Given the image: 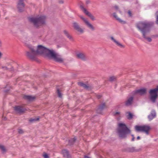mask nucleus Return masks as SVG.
<instances>
[{
	"label": "nucleus",
	"mask_w": 158,
	"mask_h": 158,
	"mask_svg": "<svg viewBox=\"0 0 158 158\" xmlns=\"http://www.w3.org/2000/svg\"><path fill=\"white\" fill-rule=\"evenodd\" d=\"M76 56L77 58L83 61H86L87 59L85 54L82 52H79L77 53Z\"/></svg>",
	"instance_id": "9b49d317"
},
{
	"label": "nucleus",
	"mask_w": 158,
	"mask_h": 158,
	"mask_svg": "<svg viewBox=\"0 0 158 158\" xmlns=\"http://www.w3.org/2000/svg\"><path fill=\"white\" fill-rule=\"evenodd\" d=\"M102 96L101 95H97V98L98 99H99L101 98Z\"/></svg>",
	"instance_id": "e433bc0d"
},
{
	"label": "nucleus",
	"mask_w": 158,
	"mask_h": 158,
	"mask_svg": "<svg viewBox=\"0 0 158 158\" xmlns=\"http://www.w3.org/2000/svg\"><path fill=\"white\" fill-rule=\"evenodd\" d=\"M113 16L118 22H119L123 24H125L126 23V22L125 21L122 20L118 17L116 13H113Z\"/></svg>",
	"instance_id": "f3484780"
},
{
	"label": "nucleus",
	"mask_w": 158,
	"mask_h": 158,
	"mask_svg": "<svg viewBox=\"0 0 158 158\" xmlns=\"http://www.w3.org/2000/svg\"><path fill=\"white\" fill-rule=\"evenodd\" d=\"M0 149L2 150L3 152H5L6 151L4 146L2 145H0Z\"/></svg>",
	"instance_id": "c756f323"
},
{
	"label": "nucleus",
	"mask_w": 158,
	"mask_h": 158,
	"mask_svg": "<svg viewBox=\"0 0 158 158\" xmlns=\"http://www.w3.org/2000/svg\"><path fill=\"white\" fill-rule=\"evenodd\" d=\"M114 8H115L116 9V10H118V6H114Z\"/></svg>",
	"instance_id": "79ce46f5"
},
{
	"label": "nucleus",
	"mask_w": 158,
	"mask_h": 158,
	"mask_svg": "<svg viewBox=\"0 0 158 158\" xmlns=\"http://www.w3.org/2000/svg\"><path fill=\"white\" fill-rule=\"evenodd\" d=\"M76 140V138H71L69 140V143L68 144L69 145H73L75 141Z\"/></svg>",
	"instance_id": "b1692460"
},
{
	"label": "nucleus",
	"mask_w": 158,
	"mask_h": 158,
	"mask_svg": "<svg viewBox=\"0 0 158 158\" xmlns=\"http://www.w3.org/2000/svg\"><path fill=\"white\" fill-rule=\"evenodd\" d=\"M155 15H156V23L158 25V11H156V12Z\"/></svg>",
	"instance_id": "7c9ffc66"
},
{
	"label": "nucleus",
	"mask_w": 158,
	"mask_h": 158,
	"mask_svg": "<svg viewBox=\"0 0 158 158\" xmlns=\"http://www.w3.org/2000/svg\"><path fill=\"white\" fill-rule=\"evenodd\" d=\"M45 17L40 16L38 17H31L29 19V21L33 23L34 26L38 27L40 24H44L45 23Z\"/></svg>",
	"instance_id": "20e7f679"
},
{
	"label": "nucleus",
	"mask_w": 158,
	"mask_h": 158,
	"mask_svg": "<svg viewBox=\"0 0 158 158\" xmlns=\"http://www.w3.org/2000/svg\"><path fill=\"white\" fill-rule=\"evenodd\" d=\"M85 14L90 18L92 20H95V19L94 16L89 12L88 11Z\"/></svg>",
	"instance_id": "a878e982"
},
{
	"label": "nucleus",
	"mask_w": 158,
	"mask_h": 158,
	"mask_svg": "<svg viewBox=\"0 0 158 158\" xmlns=\"http://www.w3.org/2000/svg\"><path fill=\"white\" fill-rule=\"evenodd\" d=\"M118 126V133L119 136L122 139L126 138L127 135L131 133V130L124 123H119Z\"/></svg>",
	"instance_id": "7ed1b4c3"
},
{
	"label": "nucleus",
	"mask_w": 158,
	"mask_h": 158,
	"mask_svg": "<svg viewBox=\"0 0 158 158\" xmlns=\"http://www.w3.org/2000/svg\"><path fill=\"white\" fill-rule=\"evenodd\" d=\"M135 131L137 132H143L147 135L149 134V131L151 128L150 126L143 125L142 126L136 125L135 127Z\"/></svg>",
	"instance_id": "39448f33"
},
{
	"label": "nucleus",
	"mask_w": 158,
	"mask_h": 158,
	"mask_svg": "<svg viewBox=\"0 0 158 158\" xmlns=\"http://www.w3.org/2000/svg\"><path fill=\"white\" fill-rule=\"evenodd\" d=\"M14 110L19 113H23L25 109L20 106H16L14 107Z\"/></svg>",
	"instance_id": "2eb2a0df"
},
{
	"label": "nucleus",
	"mask_w": 158,
	"mask_h": 158,
	"mask_svg": "<svg viewBox=\"0 0 158 158\" xmlns=\"http://www.w3.org/2000/svg\"><path fill=\"white\" fill-rule=\"evenodd\" d=\"M140 139V136H137V140H139V139Z\"/></svg>",
	"instance_id": "a18cd8bd"
},
{
	"label": "nucleus",
	"mask_w": 158,
	"mask_h": 158,
	"mask_svg": "<svg viewBox=\"0 0 158 158\" xmlns=\"http://www.w3.org/2000/svg\"><path fill=\"white\" fill-rule=\"evenodd\" d=\"M27 46L29 48L31 51L27 52V56L31 59H34L36 55L37 54L36 51H35L34 47H32L30 44H27Z\"/></svg>",
	"instance_id": "0eeeda50"
},
{
	"label": "nucleus",
	"mask_w": 158,
	"mask_h": 158,
	"mask_svg": "<svg viewBox=\"0 0 158 158\" xmlns=\"http://www.w3.org/2000/svg\"><path fill=\"white\" fill-rule=\"evenodd\" d=\"M64 2L63 1H59V3L60 4H62Z\"/></svg>",
	"instance_id": "37998d69"
},
{
	"label": "nucleus",
	"mask_w": 158,
	"mask_h": 158,
	"mask_svg": "<svg viewBox=\"0 0 158 158\" xmlns=\"http://www.w3.org/2000/svg\"><path fill=\"white\" fill-rule=\"evenodd\" d=\"M134 98L131 96L127 98V101L125 102V105L126 106H129L132 104L133 102Z\"/></svg>",
	"instance_id": "4468645a"
},
{
	"label": "nucleus",
	"mask_w": 158,
	"mask_h": 158,
	"mask_svg": "<svg viewBox=\"0 0 158 158\" xmlns=\"http://www.w3.org/2000/svg\"><path fill=\"white\" fill-rule=\"evenodd\" d=\"M118 11L121 14H122V12L120 10H119Z\"/></svg>",
	"instance_id": "de8ad7c7"
},
{
	"label": "nucleus",
	"mask_w": 158,
	"mask_h": 158,
	"mask_svg": "<svg viewBox=\"0 0 158 158\" xmlns=\"http://www.w3.org/2000/svg\"><path fill=\"white\" fill-rule=\"evenodd\" d=\"M43 156L44 157V158H48L49 156L46 153H45L44 155Z\"/></svg>",
	"instance_id": "f704fd0d"
},
{
	"label": "nucleus",
	"mask_w": 158,
	"mask_h": 158,
	"mask_svg": "<svg viewBox=\"0 0 158 158\" xmlns=\"http://www.w3.org/2000/svg\"><path fill=\"white\" fill-rule=\"evenodd\" d=\"M124 151L127 152H134L136 151L135 148H127L124 149Z\"/></svg>",
	"instance_id": "4be33fe9"
},
{
	"label": "nucleus",
	"mask_w": 158,
	"mask_h": 158,
	"mask_svg": "<svg viewBox=\"0 0 158 158\" xmlns=\"http://www.w3.org/2000/svg\"><path fill=\"white\" fill-rule=\"evenodd\" d=\"M120 114V112H116L114 114V115H117Z\"/></svg>",
	"instance_id": "a19ab883"
},
{
	"label": "nucleus",
	"mask_w": 158,
	"mask_h": 158,
	"mask_svg": "<svg viewBox=\"0 0 158 158\" xmlns=\"http://www.w3.org/2000/svg\"><path fill=\"white\" fill-rule=\"evenodd\" d=\"M131 135L132 137H135L134 135Z\"/></svg>",
	"instance_id": "09e8293b"
},
{
	"label": "nucleus",
	"mask_w": 158,
	"mask_h": 158,
	"mask_svg": "<svg viewBox=\"0 0 158 158\" xmlns=\"http://www.w3.org/2000/svg\"><path fill=\"white\" fill-rule=\"evenodd\" d=\"M128 13L129 15L131 17L132 16V14L130 11H128Z\"/></svg>",
	"instance_id": "4c0bfd02"
},
{
	"label": "nucleus",
	"mask_w": 158,
	"mask_h": 158,
	"mask_svg": "<svg viewBox=\"0 0 158 158\" xmlns=\"http://www.w3.org/2000/svg\"><path fill=\"white\" fill-rule=\"evenodd\" d=\"M111 40H112L117 45L119 46L121 48H124V46L116 41L113 36L110 37Z\"/></svg>",
	"instance_id": "5701e85b"
},
{
	"label": "nucleus",
	"mask_w": 158,
	"mask_h": 158,
	"mask_svg": "<svg viewBox=\"0 0 158 158\" xmlns=\"http://www.w3.org/2000/svg\"><path fill=\"white\" fill-rule=\"evenodd\" d=\"M106 107V105L105 103H103L100 104L96 110L97 113L99 114H101L103 110Z\"/></svg>",
	"instance_id": "f8f14e48"
},
{
	"label": "nucleus",
	"mask_w": 158,
	"mask_h": 158,
	"mask_svg": "<svg viewBox=\"0 0 158 158\" xmlns=\"http://www.w3.org/2000/svg\"><path fill=\"white\" fill-rule=\"evenodd\" d=\"M115 79V77L114 76H112L110 77L109 81H110L112 82Z\"/></svg>",
	"instance_id": "2f4dec72"
},
{
	"label": "nucleus",
	"mask_w": 158,
	"mask_h": 158,
	"mask_svg": "<svg viewBox=\"0 0 158 158\" xmlns=\"http://www.w3.org/2000/svg\"><path fill=\"white\" fill-rule=\"evenodd\" d=\"M39 119V118H31L29 120V122L31 123H33L34 122H35L38 120Z\"/></svg>",
	"instance_id": "bb28decb"
},
{
	"label": "nucleus",
	"mask_w": 158,
	"mask_h": 158,
	"mask_svg": "<svg viewBox=\"0 0 158 158\" xmlns=\"http://www.w3.org/2000/svg\"><path fill=\"white\" fill-rule=\"evenodd\" d=\"M63 32L65 36H66L69 40H73L72 37L69 35L68 31L66 30H65L63 31Z\"/></svg>",
	"instance_id": "393cba45"
},
{
	"label": "nucleus",
	"mask_w": 158,
	"mask_h": 158,
	"mask_svg": "<svg viewBox=\"0 0 158 158\" xmlns=\"http://www.w3.org/2000/svg\"><path fill=\"white\" fill-rule=\"evenodd\" d=\"M90 3V1L89 0H87L86 1V4H88Z\"/></svg>",
	"instance_id": "58836bf2"
},
{
	"label": "nucleus",
	"mask_w": 158,
	"mask_h": 158,
	"mask_svg": "<svg viewBox=\"0 0 158 158\" xmlns=\"http://www.w3.org/2000/svg\"><path fill=\"white\" fill-rule=\"evenodd\" d=\"M84 158H90L88 156H84Z\"/></svg>",
	"instance_id": "c03bdc74"
},
{
	"label": "nucleus",
	"mask_w": 158,
	"mask_h": 158,
	"mask_svg": "<svg viewBox=\"0 0 158 158\" xmlns=\"http://www.w3.org/2000/svg\"><path fill=\"white\" fill-rule=\"evenodd\" d=\"M135 140V137H132L131 139L132 141H134Z\"/></svg>",
	"instance_id": "49530a36"
},
{
	"label": "nucleus",
	"mask_w": 158,
	"mask_h": 158,
	"mask_svg": "<svg viewBox=\"0 0 158 158\" xmlns=\"http://www.w3.org/2000/svg\"><path fill=\"white\" fill-rule=\"evenodd\" d=\"M78 85L86 89H89L91 88V86H89L88 85L83 83L82 82H79L78 83Z\"/></svg>",
	"instance_id": "6ab92c4d"
},
{
	"label": "nucleus",
	"mask_w": 158,
	"mask_h": 158,
	"mask_svg": "<svg viewBox=\"0 0 158 158\" xmlns=\"http://www.w3.org/2000/svg\"><path fill=\"white\" fill-rule=\"evenodd\" d=\"M156 116V113L155 110H152L150 114L148 116V118L149 120H151L154 118Z\"/></svg>",
	"instance_id": "aec40b11"
},
{
	"label": "nucleus",
	"mask_w": 158,
	"mask_h": 158,
	"mask_svg": "<svg viewBox=\"0 0 158 158\" xmlns=\"http://www.w3.org/2000/svg\"><path fill=\"white\" fill-rule=\"evenodd\" d=\"M24 0H19V2L17 5V8L19 12H22L24 10L25 6L23 2Z\"/></svg>",
	"instance_id": "9d476101"
},
{
	"label": "nucleus",
	"mask_w": 158,
	"mask_h": 158,
	"mask_svg": "<svg viewBox=\"0 0 158 158\" xmlns=\"http://www.w3.org/2000/svg\"><path fill=\"white\" fill-rule=\"evenodd\" d=\"M80 7L82 10H83L85 14H86L87 13V12H88V11L86 9L84 8V6L82 5H80Z\"/></svg>",
	"instance_id": "cd10ccee"
},
{
	"label": "nucleus",
	"mask_w": 158,
	"mask_h": 158,
	"mask_svg": "<svg viewBox=\"0 0 158 158\" xmlns=\"http://www.w3.org/2000/svg\"><path fill=\"white\" fill-rule=\"evenodd\" d=\"M23 98L31 102L33 101L35 98V97L27 95H24Z\"/></svg>",
	"instance_id": "a211bd4d"
},
{
	"label": "nucleus",
	"mask_w": 158,
	"mask_h": 158,
	"mask_svg": "<svg viewBox=\"0 0 158 158\" xmlns=\"http://www.w3.org/2000/svg\"><path fill=\"white\" fill-rule=\"evenodd\" d=\"M1 68L3 69L4 70H8L9 68L6 66H2Z\"/></svg>",
	"instance_id": "473e14b6"
},
{
	"label": "nucleus",
	"mask_w": 158,
	"mask_h": 158,
	"mask_svg": "<svg viewBox=\"0 0 158 158\" xmlns=\"http://www.w3.org/2000/svg\"><path fill=\"white\" fill-rule=\"evenodd\" d=\"M18 133L20 134H22L23 133V130L21 129H19L18 131Z\"/></svg>",
	"instance_id": "72a5a7b5"
},
{
	"label": "nucleus",
	"mask_w": 158,
	"mask_h": 158,
	"mask_svg": "<svg viewBox=\"0 0 158 158\" xmlns=\"http://www.w3.org/2000/svg\"><path fill=\"white\" fill-rule=\"evenodd\" d=\"M154 25L152 22L140 21L137 23L136 27L142 35V36L148 42H151L152 40L150 37H147V35L150 32L151 28Z\"/></svg>",
	"instance_id": "f03ea898"
},
{
	"label": "nucleus",
	"mask_w": 158,
	"mask_h": 158,
	"mask_svg": "<svg viewBox=\"0 0 158 158\" xmlns=\"http://www.w3.org/2000/svg\"><path fill=\"white\" fill-rule=\"evenodd\" d=\"M57 93L58 97L61 98L62 97V94L59 89H57Z\"/></svg>",
	"instance_id": "c85d7f7f"
},
{
	"label": "nucleus",
	"mask_w": 158,
	"mask_h": 158,
	"mask_svg": "<svg viewBox=\"0 0 158 158\" xmlns=\"http://www.w3.org/2000/svg\"><path fill=\"white\" fill-rule=\"evenodd\" d=\"M158 85L155 88L151 89L149 92L150 95V99L153 103L155 102L156 99L158 96Z\"/></svg>",
	"instance_id": "423d86ee"
},
{
	"label": "nucleus",
	"mask_w": 158,
	"mask_h": 158,
	"mask_svg": "<svg viewBox=\"0 0 158 158\" xmlns=\"http://www.w3.org/2000/svg\"><path fill=\"white\" fill-rule=\"evenodd\" d=\"M8 70L10 71H14V68L13 67L11 66V68H9L8 69Z\"/></svg>",
	"instance_id": "c9c22d12"
},
{
	"label": "nucleus",
	"mask_w": 158,
	"mask_h": 158,
	"mask_svg": "<svg viewBox=\"0 0 158 158\" xmlns=\"http://www.w3.org/2000/svg\"><path fill=\"white\" fill-rule=\"evenodd\" d=\"M62 153L63 155V156L64 158H71V156L69 154V151L66 149H65L62 150Z\"/></svg>",
	"instance_id": "dca6fc26"
},
{
	"label": "nucleus",
	"mask_w": 158,
	"mask_h": 158,
	"mask_svg": "<svg viewBox=\"0 0 158 158\" xmlns=\"http://www.w3.org/2000/svg\"><path fill=\"white\" fill-rule=\"evenodd\" d=\"M126 117L129 120L132 119L134 116L133 114L130 112H127L126 113Z\"/></svg>",
	"instance_id": "412c9836"
},
{
	"label": "nucleus",
	"mask_w": 158,
	"mask_h": 158,
	"mask_svg": "<svg viewBox=\"0 0 158 158\" xmlns=\"http://www.w3.org/2000/svg\"><path fill=\"white\" fill-rule=\"evenodd\" d=\"M80 17L84 21L87 26L92 30H94V28L93 26L86 19L84 18L83 16H80Z\"/></svg>",
	"instance_id": "ddd939ff"
},
{
	"label": "nucleus",
	"mask_w": 158,
	"mask_h": 158,
	"mask_svg": "<svg viewBox=\"0 0 158 158\" xmlns=\"http://www.w3.org/2000/svg\"><path fill=\"white\" fill-rule=\"evenodd\" d=\"M1 42L0 41V46H1Z\"/></svg>",
	"instance_id": "8fccbe9b"
},
{
	"label": "nucleus",
	"mask_w": 158,
	"mask_h": 158,
	"mask_svg": "<svg viewBox=\"0 0 158 158\" xmlns=\"http://www.w3.org/2000/svg\"><path fill=\"white\" fill-rule=\"evenodd\" d=\"M147 93V89L146 88H142L140 89L135 90L132 92V94L135 95L139 94L142 95L145 94Z\"/></svg>",
	"instance_id": "1a4fd4ad"
},
{
	"label": "nucleus",
	"mask_w": 158,
	"mask_h": 158,
	"mask_svg": "<svg viewBox=\"0 0 158 158\" xmlns=\"http://www.w3.org/2000/svg\"><path fill=\"white\" fill-rule=\"evenodd\" d=\"M9 89H7L4 90V92L6 93V92H8L9 91Z\"/></svg>",
	"instance_id": "ea45409f"
},
{
	"label": "nucleus",
	"mask_w": 158,
	"mask_h": 158,
	"mask_svg": "<svg viewBox=\"0 0 158 158\" xmlns=\"http://www.w3.org/2000/svg\"><path fill=\"white\" fill-rule=\"evenodd\" d=\"M36 51L37 54H45L47 56L53 59L56 62L60 63L63 62V59L61 56L56 54L53 50H50L42 45L38 46Z\"/></svg>",
	"instance_id": "f257e3e1"
},
{
	"label": "nucleus",
	"mask_w": 158,
	"mask_h": 158,
	"mask_svg": "<svg viewBox=\"0 0 158 158\" xmlns=\"http://www.w3.org/2000/svg\"><path fill=\"white\" fill-rule=\"evenodd\" d=\"M73 27L75 30L80 33H83L84 30L81 27L79 23L76 22H74L73 23Z\"/></svg>",
	"instance_id": "6e6552de"
}]
</instances>
